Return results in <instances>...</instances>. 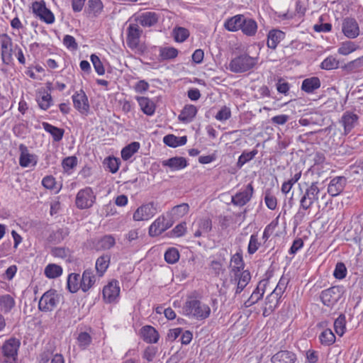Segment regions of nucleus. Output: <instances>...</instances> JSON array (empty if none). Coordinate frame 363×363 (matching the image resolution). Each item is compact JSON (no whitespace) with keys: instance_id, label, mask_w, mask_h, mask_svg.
<instances>
[{"instance_id":"f257e3e1","label":"nucleus","mask_w":363,"mask_h":363,"mask_svg":"<svg viewBox=\"0 0 363 363\" xmlns=\"http://www.w3.org/2000/svg\"><path fill=\"white\" fill-rule=\"evenodd\" d=\"M318 184V182H314L306 189L300 199L298 210L294 217V224L295 226L301 223L306 216V211L311 209L313 204L318 203L320 196H321V199L325 197L326 193L322 194Z\"/></svg>"},{"instance_id":"f03ea898","label":"nucleus","mask_w":363,"mask_h":363,"mask_svg":"<svg viewBox=\"0 0 363 363\" xmlns=\"http://www.w3.org/2000/svg\"><path fill=\"white\" fill-rule=\"evenodd\" d=\"M182 311L186 316L204 320L209 317L211 308L208 305L196 298H189L182 308Z\"/></svg>"},{"instance_id":"7ed1b4c3","label":"nucleus","mask_w":363,"mask_h":363,"mask_svg":"<svg viewBox=\"0 0 363 363\" xmlns=\"http://www.w3.org/2000/svg\"><path fill=\"white\" fill-rule=\"evenodd\" d=\"M21 341L16 337L5 340L0 347V363H18Z\"/></svg>"},{"instance_id":"20e7f679","label":"nucleus","mask_w":363,"mask_h":363,"mask_svg":"<svg viewBox=\"0 0 363 363\" xmlns=\"http://www.w3.org/2000/svg\"><path fill=\"white\" fill-rule=\"evenodd\" d=\"M257 62V57L245 53L233 58L229 63L228 69L234 73H242L254 68Z\"/></svg>"},{"instance_id":"39448f33","label":"nucleus","mask_w":363,"mask_h":363,"mask_svg":"<svg viewBox=\"0 0 363 363\" xmlns=\"http://www.w3.org/2000/svg\"><path fill=\"white\" fill-rule=\"evenodd\" d=\"M13 52L12 38L7 33L0 34V55L4 65L13 64Z\"/></svg>"},{"instance_id":"423d86ee","label":"nucleus","mask_w":363,"mask_h":363,"mask_svg":"<svg viewBox=\"0 0 363 363\" xmlns=\"http://www.w3.org/2000/svg\"><path fill=\"white\" fill-rule=\"evenodd\" d=\"M343 294L342 286H334L323 290L320 294V298L325 306L333 307L341 298Z\"/></svg>"},{"instance_id":"0eeeda50","label":"nucleus","mask_w":363,"mask_h":363,"mask_svg":"<svg viewBox=\"0 0 363 363\" xmlns=\"http://www.w3.org/2000/svg\"><path fill=\"white\" fill-rule=\"evenodd\" d=\"M251 280V274L248 270L242 272L230 274V282L235 285V297L240 294L247 286Z\"/></svg>"},{"instance_id":"6e6552de","label":"nucleus","mask_w":363,"mask_h":363,"mask_svg":"<svg viewBox=\"0 0 363 363\" xmlns=\"http://www.w3.org/2000/svg\"><path fill=\"white\" fill-rule=\"evenodd\" d=\"M96 196L90 187L81 189L76 196V206L80 209L91 207L95 202Z\"/></svg>"},{"instance_id":"1a4fd4ad","label":"nucleus","mask_w":363,"mask_h":363,"mask_svg":"<svg viewBox=\"0 0 363 363\" xmlns=\"http://www.w3.org/2000/svg\"><path fill=\"white\" fill-rule=\"evenodd\" d=\"M59 301V296L55 290H49L43 294L38 303V308L41 311H51Z\"/></svg>"},{"instance_id":"9d476101","label":"nucleus","mask_w":363,"mask_h":363,"mask_svg":"<svg viewBox=\"0 0 363 363\" xmlns=\"http://www.w3.org/2000/svg\"><path fill=\"white\" fill-rule=\"evenodd\" d=\"M157 212V205L154 202H149L138 207L134 212L133 218L135 221L147 220Z\"/></svg>"},{"instance_id":"9b49d317","label":"nucleus","mask_w":363,"mask_h":363,"mask_svg":"<svg viewBox=\"0 0 363 363\" xmlns=\"http://www.w3.org/2000/svg\"><path fill=\"white\" fill-rule=\"evenodd\" d=\"M33 13L46 23L51 24L55 21L53 13L48 9L44 1H34L32 4Z\"/></svg>"},{"instance_id":"f8f14e48","label":"nucleus","mask_w":363,"mask_h":363,"mask_svg":"<svg viewBox=\"0 0 363 363\" xmlns=\"http://www.w3.org/2000/svg\"><path fill=\"white\" fill-rule=\"evenodd\" d=\"M268 284V279H262L259 281L251 296L244 302V306L245 308H250L260 301L264 296Z\"/></svg>"},{"instance_id":"ddd939ff","label":"nucleus","mask_w":363,"mask_h":363,"mask_svg":"<svg viewBox=\"0 0 363 363\" xmlns=\"http://www.w3.org/2000/svg\"><path fill=\"white\" fill-rule=\"evenodd\" d=\"M74 107L82 114H86L89 111V103L85 92L80 89L72 96Z\"/></svg>"},{"instance_id":"4468645a","label":"nucleus","mask_w":363,"mask_h":363,"mask_svg":"<svg viewBox=\"0 0 363 363\" xmlns=\"http://www.w3.org/2000/svg\"><path fill=\"white\" fill-rule=\"evenodd\" d=\"M120 294V286L118 281L113 280L109 282L103 289V297L106 303H111L117 302Z\"/></svg>"},{"instance_id":"2eb2a0df","label":"nucleus","mask_w":363,"mask_h":363,"mask_svg":"<svg viewBox=\"0 0 363 363\" xmlns=\"http://www.w3.org/2000/svg\"><path fill=\"white\" fill-rule=\"evenodd\" d=\"M359 116L354 112L347 111L343 113L340 123L344 128L345 135H347L357 125Z\"/></svg>"},{"instance_id":"dca6fc26","label":"nucleus","mask_w":363,"mask_h":363,"mask_svg":"<svg viewBox=\"0 0 363 363\" xmlns=\"http://www.w3.org/2000/svg\"><path fill=\"white\" fill-rule=\"evenodd\" d=\"M254 189L252 184H248L245 189L238 192L232 196L231 202L238 206H243L249 202L252 196Z\"/></svg>"},{"instance_id":"f3484780","label":"nucleus","mask_w":363,"mask_h":363,"mask_svg":"<svg viewBox=\"0 0 363 363\" xmlns=\"http://www.w3.org/2000/svg\"><path fill=\"white\" fill-rule=\"evenodd\" d=\"M19 150L21 152L19 157V164L22 167H34L38 162L37 156L34 154H30L28 147L21 144L19 145Z\"/></svg>"},{"instance_id":"a211bd4d","label":"nucleus","mask_w":363,"mask_h":363,"mask_svg":"<svg viewBox=\"0 0 363 363\" xmlns=\"http://www.w3.org/2000/svg\"><path fill=\"white\" fill-rule=\"evenodd\" d=\"M142 30L137 24H130L127 30V44L131 49L136 48L140 42Z\"/></svg>"},{"instance_id":"6ab92c4d","label":"nucleus","mask_w":363,"mask_h":363,"mask_svg":"<svg viewBox=\"0 0 363 363\" xmlns=\"http://www.w3.org/2000/svg\"><path fill=\"white\" fill-rule=\"evenodd\" d=\"M347 184V179L345 177L339 176L332 179L328 186V193L333 197L340 194Z\"/></svg>"},{"instance_id":"aec40b11","label":"nucleus","mask_w":363,"mask_h":363,"mask_svg":"<svg viewBox=\"0 0 363 363\" xmlns=\"http://www.w3.org/2000/svg\"><path fill=\"white\" fill-rule=\"evenodd\" d=\"M342 32L349 38H355L359 35V28L357 21L354 18L344 20L342 27Z\"/></svg>"},{"instance_id":"412c9836","label":"nucleus","mask_w":363,"mask_h":363,"mask_svg":"<svg viewBox=\"0 0 363 363\" xmlns=\"http://www.w3.org/2000/svg\"><path fill=\"white\" fill-rule=\"evenodd\" d=\"M280 302L281 300L271 292L268 296H267L264 302L262 308L263 316L267 317L271 315L279 306Z\"/></svg>"},{"instance_id":"4be33fe9","label":"nucleus","mask_w":363,"mask_h":363,"mask_svg":"<svg viewBox=\"0 0 363 363\" xmlns=\"http://www.w3.org/2000/svg\"><path fill=\"white\" fill-rule=\"evenodd\" d=\"M193 225L196 227V229L194 232V236L195 238H199L211 230L212 221L208 218H200L194 223Z\"/></svg>"},{"instance_id":"5701e85b","label":"nucleus","mask_w":363,"mask_h":363,"mask_svg":"<svg viewBox=\"0 0 363 363\" xmlns=\"http://www.w3.org/2000/svg\"><path fill=\"white\" fill-rule=\"evenodd\" d=\"M162 165L169 167L171 171H177L185 168L188 165V162L184 157H174L162 161Z\"/></svg>"},{"instance_id":"b1692460","label":"nucleus","mask_w":363,"mask_h":363,"mask_svg":"<svg viewBox=\"0 0 363 363\" xmlns=\"http://www.w3.org/2000/svg\"><path fill=\"white\" fill-rule=\"evenodd\" d=\"M96 277L91 269L84 271L81 277V289L84 292L88 291L95 284Z\"/></svg>"},{"instance_id":"393cba45","label":"nucleus","mask_w":363,"mask_h":363,"mask_svg":"<svg viewBox=\"0 0 363 363\" xmlns=\"http://www.w3.org/2000/svg\"><path fill=\"white\" fill-rule=\"evenodd\" d=\"M296 361V354L287 350L279 351L272 358V363H295Z\"/></svg>"},{"instance_id":"a878e982","label":"nucleus","mask_w":363,"mask_h":363,"mask_svg":"<svg viewBox=\"0 0 363 363\" xmlns=\"http://www.w3.org/2000/svg\"><path fill=\"white\" fill-rule=\"evenodd\" d=\"M197 108L192 104H189L184 106L183 109L182 110L180 114L178 116V118L180 121L184 123H188L191 122L195 118L197 113Z\"/></svg>"},{"instance_id":"bb28decb","label":"nucleus","mask_w":363,"mask_h":363,"mask_svg":"<svg viewBox=\"0 0 363 363\" xmlns=\"http://www.w3.org/2000/svg\"><path fill=\"white\" fill-rule=\"evenodd\" d=\"M165 220V217L161 216L150 225L149 228V235L150 237L160 235L167 230V225H164Z\"/></svg>"},{"instance_id":"cd10ccee","label":"nucleus","mask_w":363,"mask_h":363,"mask_svg":"<svg viewBox=\"0 0 363 363\" xmlns=\"http://www.w3.org/2000/svg\"><path fill=\"white\" fill-rule=\"evenodd\" d=\"M143 339L147 343H156L160 337L157 331L150 325H145L140 330Z\"/></svg>"},{"instance_id":"c85d7f7f","label":"nucleus","mask_w":363,"mask_h":363,"mask_svg":"<svg viewBox=\"0 0 363 363\" xmlns=\"http://www.w3.org/2000/svg\"><path fill=\"white\" fill-rule=\"evenodd\" d=\"M320 86V80L317 77H312L305 79L302 82L301 90L307 94L313 93Z\"/></svg>"},{"instance_id":"c756f323","label":"nucleus","mask_w":363,"mask_h":363,"mask_svg":"<svg viewBox=\"0 0 363 363\" xmlns=\"http://www.w3.org/2000/svg\"><path fill=\"white\" fill-rule=\"evenodd\" d=\"M136 100L141 111L147 116H152L155 111V103L147 97L137 96Z\"/></svg>"},{"instance_id":"7c9ffc66","label":"nucleus","mask_w":363,"mask_h":363,"mask_svg":"<svg viewBox=\"0 0 363 363\" xmlns=\"http://www.w3.org/2000/svg\"><path fill=\"white\" fill-rule=\"evenodd\" d=\"M240 30L247 36H254L257 31V22L250 18L244 16Z\"/></svg>"},{"instance_id":"2f4dec72","label":"nucleus","mask_w":363,"mask_h":363,"mask_svg":"<svg viewBox=\"0 0 363 363\" xmlns=\"http://www.w3.org/2000/svg\"><path fill=\"white\" fill-rule=\"evenodd\" d=\"M111 262V255L104 254L97 258L95 268L99 277H101L107 270Z\"/></svg>"},{"instance_id":"473e14b6","label":"nucleus","mask_w":363,"mask_h":363,"mask_svg":"<svg viewBox=\"0 0 363 363\" xmlns=\"http://www.w3.org/2000/svg\"><path fill=\"white\" fill-rule=\"evenodd\" d=\"M243 18L244 15L242 14L235 15L225 21L224 27L226 30L231 32L238 31L241 28Z\"/></svg>"},{"instance_id":"72a5a7b5","label":"nucleus","mask_w":363,"mask_h":363,"mask_svg":"<svg viewBox=\"0 0 363 363\" xmlns=\"http://www.w3.org/2000/svg\"><path fill=\"white\" fill-rule=\"evenodd\" d=\"M285 37V33L279 30H271L267 36V47L274 50Z\"/></svg>"},{"instance_id":"f704fd0d","label":"nucleus","mask_w":363,"mask_h":363,"mask_svg":"<svg viewBox=\"0 0 363 363\" xmlns=\"http://www.w3.org/2000/svg\"><path fill=\"white\" fill-rule=\"evenodd\" d=\"M16 301L9 294L0 296V312L4 314L9 313L15 306Z\"/></svg>"},{"instance_id":"c9c22d12","label":"nucleus","mask_w":363,"mask_h":363,"mask_svg":"<svg viewBox=\"0 0 363 363\" xmlns=\"http://www.w3.org/2000/svg\"><path fill=\"white\" fill-rule=\"evenodd\" d=\"M187 142L186 136L177 137L173 134H169L163 138V143L171 147H177L184 145Z\"/></svg>"},{"instance_id":"e433bc0d","label":"nucleus","mask_w":363,"mask_h":363,"mask_svg":"<svg viewBox=\"0 0 363 363\" xmlns=\"http://www.w3.org/2000/svg\"><path fill=\"white\" fill-rule=\"evenodd\" d=\"M116 244L115 238L112 235H106L101 237L96 242L97 250H106L113 247Z\"/></svg>"},{"instance_id":"4c0bfd02","label":"nucleus","mask_w":363,"mask_h":363,"mask_svg":"<svg viewBox=\"0 0 363 363\" xmlns=\"http://www.w3.org/2000/svg\"><path fill=\"white\" fill-rule=\"evenodd\" d=\"M67 287L69 292L76 293L81 289V277L79 274H69L67 280Z\"/></svg>"},{"instance_id":"58836bf2","label":"nucleus","mask_w":363,"mask_h":363,"mask_svg":"<svg viewBox=\"0 0 363 363\" xmlns=\"http://www.w3.org/2000/svg\"><path fill=\"white\" fill-rule=\"evenodd\" d=\"M43 127L46 132L52 135L54 141L59 142L62 139L65 133L64 129L55 127L46 122L43 123Z\"/></svg>"},{"instance_id":"ea45409f","label":"nucleus","mask_w":363,"mask_h":363,"mask_svg":"<svg viewBox=\"0 0 363 363\" xmlns=\"http://www.w3.org/2000/svg\"><path fill=\"white\" fill-rule=\"evenodd\" d=\"M69 234V228L67 227L58 228L53 231L49 236V241L55 244L61 242Z\"/></svg>"},{"instance_id":"a19ab883","label":"nucleus","mask_w":363,"mask_h":363,"mask_svg":"<svg viewBox=\"0 0 363 363\" xmlns=\"http://www.w3.org/2000/svg\"><path fill=\"white\" fill-rule=\"evenodd\" d=\"M231 269L230 274L242 272L244 269V262L242 257L240 253L235 254L231 258Z\"/></svg>"},{"instance_id":"79ce46f5","label":"nucleus","mask_w":363,"mask_h":363,"mask_svg":"<svg viewBox=\"0 0 363 363\" xmlns=\"http://www.w3.org/2000/svg\"><path fill=\"white\" fill-rule=\"evenodd\" d=\"M140 145L138 142H133L126 145L121 150V157L123 160H128L140 149Z\"/></svg>"},{"instance_id":"37998d69","label":"nucleus","mask_w":363,"mask_h":363,"mask_svg":"<svg viewBox=\"0 0 363 363\" xmlns=\"http://www.w3.org/2000/svg\"><path fill=\"white\" fill-rule=\"evenodd\" d=\"M359 46L354 42L345 41L340 44L337 52L340 55H348L359 49Z\"/></svg>"},{"instance_id":"c03bdc74","label":"nucleus","mask_w":363,"mask_h":363,"mask_svg":"<svg viewBox=\"0 0 363 363\" xmlns=\"http://www.w3.org/2000/svg\"><path fill=\"white\" fill-rule=\"evenodd\" d=\"M44 274L49 279H55L62 274V268L55 264H49L45 267Z\"/></svg>"},{"instance_id":"a18cd8bd","label":"nucleus","mask_w":363,"mask_h":363,"mask_svg":"<svg viewBox=\"0 0 363 363\" xmlns=\"http://www.w3.org/2000/svg\"><path fill=\"white\" fill-rule=\"evenodd\" d=\"M37 102L39 107L43 110H47L52 104V99L51 95L45 91L40 93L37 96Z\"/></svg>"},{"instance_id":"49530a36","label":"nucleus","mask_w":363,"mask_h":363,"mask_svg":"<svg viewBox=\"0 0 363 363\" xmlns=\"http://www.w3.org/2000/svg\"><path fill=\"white\" fill-rule=\"evenodd\" d=\"M158 21L157 15L154 12H147L140 17V24L145 27H150L155 25Z\"/></svg>"},{"instance_id":"de8ad7c7","label":"nucleus","mask_w":363,"mask_h":363,"mask_svg":"<svg viewBox=\"0 0 363 363\" xmlns=\"http://www.w3.org/2000/svg\"><path fill=\"white\" fill-rule=\"evenodd\" d=\"M92 337L86 332H81L77 337V343L79 347L84 350H86L91 343Z\"/></svg>"},{"instance_id":"09e8293b","label":"nucleus","mask_w":363,"mask_h":363,"mask_svg":"<svg viewBox=\"0 0 363 363\" xmlns=\"http://www.w3.org/2000/svg\"><path fill=\"white\" fill-rule=\"evenodd\" d=\"M334 329L339 336H342L346 330V318L344 314H340L334 322Z\"/></svg>"},{"instance_id":"8fccbe9b","label":"nucleus","mask_w":363,"mask_h":363,"mask_svg":"<svg viewBox=\"0 0 363 363\" xmlns=\"http://www.w3.org/2000/svg\"><path fill=\"white\" fill-rule=\"evenodd\" d=\"M178 55V50L172 47H164L160 49V57L162 60H172Z\"/></svg>"},{"instance_id":"3c124183","label":"nucleus","mask_w":363,"mask_h":363,"mask_svg":"<svg viewBox=\"0 0 363 363\" xmlns=\"http://www.w3.org/2000/svg\"><path fill=\"white\" fill-rule=\"evenodd\" d=\"M88 6L89 13L95 17L99 16L104 9V5L101 0H89Z\"/></svg>"},{"instance_id":"603ef678","label":"nucleus","mask_w":363,"mask_h":363,"mask_svg":"<svg viewBox=\"0 0 363 363\" xmlns=\"http://www.w3.org/2000/svg\"><path fill=\"white\" fill-rule=\"evenodd\" d=\"M363 67V56L358 57L343 67V69L348 73L356 72Z\"/></svg>"},{"instance_id":"864d4df0","label":"nucleus","mask_w":363,"mask_h":363,"mask_svg":"<svg viewBox=\"0 0 363 363\" xmlns=\"http://www.w3.org/2000/svg\"><path fill=\"white\" fill-rule=\"evenodd\" d=\"M319 339L321 344L330 345L335 342V336L330 329H326L320 333Z\"/></svg>"},{"instance_id":"5fc2aeb1","label":"nucleus","mask_w":363,"mask_h":363,"mask_svg":"<svg viewBox=\"0 0 363 363\" xmlns=\"http://www.w3.org/2000/svg\"><path fill=\"white\" fill-rule=\"evenodd\" d=\"M258 153L257 150L254 149L250 152L244 151L239 157L237 166L238 167H242L245 163L252 160Z\"/></svg>"},{"instance_id":"6e6d98bb","label":"nucleus","mask_w":363,"mask_h":363,"mask_svg":"<svg viewBox=\"0 0 363 363\" xmlns=\"http://www.w3.org/2000/svg\"><path fill=\"white\" fill-rule=\"evenodd\" d=\"M174 38L176 42L183 43L189 36V31L183 27L175 28L173 30Z\"/></svg>"},{"instance_id":"4d7b16f0","label":"nucleus","mask_w":363,"mask_h":363,"mask_svg":"<svg viewBox=\"0 0 363 363\" xmlns=\"http://www.w3.org/2000/svg\"><path fill=\"white\" fill-rule=\"evenodd\" d=\"M120 163V160L113 157H108L106 158L104 162V164L106 166V168L113 174L117 172Z\"/></svg>"},{"instance_id":"13d9d810","label":"nucleus","mask_w":363,"mask_h":363,"mask_svg":"<svg viewBox=\"0 0 363 363\" xmlns=\"http://www.w3.org/2000/svg\"><path fill=\"white\" fill-rule=\"evenodd\" d=\"M339 65L338 60L334 57L333 56H329L326 57L320 65V67L323 69L330 70L333 69H337Z\"/></svg>"},{"instance_id":"bf43d9fd","label":"nucleus","mask_w":363,"mask_h":363,"mask_svg":"<svg viewBox=\"0 0 363 363\" xmlns=\"http://www.w3.org/2000/svg\"><path fill=\"white\" fill-rule=\"evenodd\" d=\"M260 242H259L258 235L256 233H254L251 235L248 247H247V252L250 255H253L257 252V250L259 249L260 246Z\"/></svg>"},{"instance_id":"052dcab7","label":"nucleus","mask_w":363,"mask_h":363,"mask_svg":"<svg viewBox=\"0 0 363 363\" xmlns=\"http://www.w3.org/2000/svg\"><path fill=\"white\" fill-rule=\"evenodd\" d=\"M179 259V253L176 248H169L164 253V259L169 264H174Z\"/></svg>"},{"instance_id":"680f3d73","label":"nucleus","mask_w":363,"mask_h":363,"mask_svg":"<svg viewBox=\"0 0 363 363\" xmlns=\"http://www.w3.org/2000/svg\"><path fill=\"white\" fill-rule=\"evenodd\" d=\"M77 164V159L74 156L65 157L62 162V166L65 172H69Z\"/></svg>"},{"instance_id":"e2e57ef3","label":"nucleus","mask_w":363,"mask_h":363,"mask_svg":"<svg viewBox=\"0 0 363 363\" xmlns=\"http://www.w3.org/2000/svg\"><path fill=\"white\" fill-rule=\"evenodd\" d=\"M91 61L96 73L99 75H104L105 74V69L99 57L97 55L92 54L91 55Z\"/></svg>"},{"instance_id":"0e129e2a","label":"nucleus","mask_w":363,"mask_h":363,"mask_svg":"<svg viewBox=\"0 0 363 363\" xmlns=\"http://www.w3.org/2000/svg\"><path fill=\"white\" fill-rule=\"evenodd\" d=\"M347 275V268L343 262H337L335 270L333 272V276L337 279H342Z\"/></svg>"},{"instance_id":"69168bd1","label":"nucleus","mask_w":363,"mask_h":363,"mask_svg":"<svg viewBox=\"0 0 363 363\" xmlns=\"http://www.w3.org/2000/svg\"><path fill=\"white\" fill-rule=\"evenodd\" d=\"M189 210L188 203H183L177 205L172 208V213L177 217H182L187 214Z\"/></svg>"},{"instance_id":"338daca9","label":"nucleus","mask_w":363,"mask_h":363,"mask_svg":"<svg viewBox=\"0 0 363 363\" xmlns=\"http://www.w3.org/2000/svg\"><path fill=\"white\" fill-rule=\"evenodd\" d=\"M230 116H231L230 109L228 107L224 106L217 113L215 118L218 121H224L229 119L230 118Z\"/></svg>"},{"instance_id":"774afa93","label":"nucleus","mask_w":363,"mask_h":363,"mask_svg":"<svg viewBox=\"0 0 363 363\" xmlns=\"http://www.w3.org/2000/svg\"><path fill=\"white\" fill-rule=\"evenodd\" d=\"M264 202L268 208L274 210L277 206V198L269 192H266Z\"/></svg>"}]
</instances>
